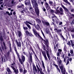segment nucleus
<instances>
[{
	"instance_id": "nucleus-1",
	"label": "nucleus",
	"mask_w": 74,
	"mask_h": 74,
	"mask_svg": "<svg viewBox=\"0 0 74 74\" xmlns=\"http://www.w3.org/2000/svg\"><path fill=\"white\" fill-rule=\"evenodd\" d=\"M25 5H28L29 6V10L31 11V12L32 14H34V9H33L31 5L30 4V0H26L25 1Z\"/></svg>"
},
{
	"instance_id": "nucleus-2",
	"label": "nucleus",
	"mask_w": 74,
	"mask_h": 74,
	"mask_svg": "<svg viewBox=\"0 0 74 74\" xmlns=\"http://www.w3.org/2000/svg\"><path fill=\"white\" fill-rule=\"evenodd\" d=\"M32 3H34L35 7H36L35 9L37 10V12H36V15H37V16H38L40 13V10L38 8V4H37V3L36 1L34 0H32Z\"/></svg>"
},
{
	"instance_id": "nucleus-3",
	"label": "nucleus",
	"mask_w": 74,
	"mask_h": 74,
	"mask_svg": "<svg viewBox=\"0 0 74 74\" xmlns=\"http://www.w3.org/2000/svg\"><path fill=\"white\" fill-rule=\"evenodd\" d=\"M59 10H56V11L55 12V13L56 14L59 15H64V14L63 13V8H60L59 9Z\"/></svg>"
},
{
	"instance_id": "nucleus-4",
	"label": "nucleus",
	"mask_w": 74,
	"mask_h": 74,
	"mask_svg": "<svg viewBox=\"0 0 74 74\" xmlns=\"http://www.w3.org/2000/svg\"><path fill=\"white\" fill-rule=\"evenodd\" d=\"M44 44L46 45V49L47 51H49V49H50V47H49V42L48 40L47 39H44Z\"/></svg>"
},
{
	"instance_id": "nucleus-5",
	"label": "nucleus",
	"mask_w": 74,
	"mask_h": 74,
	"mask_svg": "<svg viewBox=\"0 0 74 74\" xmlns=\"http://www.w3.org/2000/svg\"><path fill=\"white\" fill-rule=\"evenodd\" d=\"M32 31L34 34H35V36H36L37 37H39L41 40H42L43 41H44V39H43V38H42V37H41L40 35L38 32L37 31H36V29L33 28L32 29Z\"/></svg>"
},
{
	"instance_id": "nucleus-6",
	"label": "nucleus",
	"mask_w": 74,
	"mask_h": 74,
	"mask_svg": "<svg viewBox=\"0 0 74 74\" xmlns=\"http://www.w3.org/2000/svg\"><path fill=\"white\" fill-rule=\"evenodd\" d=\"M14 51H15L17 56V57L18 58V59L19 61L20 62L21 64H22V60H21V58H20V56H19V53H18V51H17V49H16V47H14Z\"/></svg>"
},
{
	"instance_id": "nucleus-7",
	"label": "nucleus",
	"mask_w": 74,
	"mask_h": 74,
	"mask_svg": "<svg viewBox=\"0 0 74 74\" xmlns=\"http://www.w3.org/2000/svg\"><path fill=\"white\" fill-rule=\"evenodd\" d=\"M42 46L43 47V49L44 50V51H46V54L47 55V56L49 60H50V56H49V51L46 50V47H45V45L43 44Z\"/></svg>"
},
{
	"instance_id": "nucleus-8",
	"label": "nucleus",
	"mask_w": 74,
	"mask_h": 74,
	"mask_svg": "<svg viewBox=\"0 0 74 74\" xmlns=\"http://www.w3.org/2000/svg\"><path fill=\"white\" fill-rule=\"evenodd\" d=\"M17 33L18 34V36L19 38V39H18V41H20V40L21 41H22V34L21 33V32L19 31L17 32Z\"/></svg>"
},
{
	"instance_id": "nucleus-9",
	"label": "nucleus",
	"mask_w": 74,
	"mask_h": 74,
	"mask_svg": "<svg viewBox=\"0 0 74 74\" xmlns=\"http://www.w3.org/2000/svg\"><path fill=\"white\" fill-rule=\"evenodd\" d=\"M24 23L25 24H26L27 27H28L29 29H31L32 28L31 27L30 25L29 24H28V23L30 24V25H32V26L33 25V24H32V23L28 21H26V22H24Z\"/></svg>"
},
{
	"instance_id": "nucleus-10",
	"label": "nucleus",
	"mask_w": 74,
	"mask_h": 74,
	"mask_svg": "<svg viewBox=\"0 0 74 74\" xmlns=\"http://www.w3.org/2000/svg\"><path fill=\"white\" fill-rule=\"evenodd\" d=\"M60 69H61V73L63 74H66V69H63V65H62L59 66Z\"/></svg>"
},
{
	"instance_id": "nucleus-11",
	"label": "nucleus",
	"mask_w": 74,
	"mask_h": 74,
	"mask_svg": "<svg viewBox=\"0 0 74 74\" xmlns=\"http://www.w3.org/2000/svg\"><path fill=\"white\" fill-rule=\"evenodd\" d=\"M57 59L58 61V64L59 65V66H61L62 65H63L62 64V60H60V56H58L57 57Z\"/></svg>"
},
{
	"instance_id": "nucleus-12",
	"label": "nucleus",
	"mask_w": 74,
	"mask_h": 74,
	"mask_svg": "<svg viewBox=\"0 0 74 74\" xmlns=\"http://www.w3.org/2000/svg\"><path fill=\"white\" fill-rule=\"evenodd\" d=\"M42 53L45 58V61H48V58H47V55H46V53L45 51H42Z\"/></svg>"
},
{
	"instance_id": "nucleus-13",
	"label": "nucleus",
	"mask_w": 74,
	"mask_h": 74,
	"mask_svg": "<svg viewBox=\"0 0 74 74\" xmlns=\"http://www.w3.org/2000/svg\"><path fill=\"white\" fill-rule=\"evenodd\" d=\"M42 21L44 25V26H50V24L48 22H47L43 20Z\"/></svg>"
},
{
	"instance_id": "nucleus-14",
	"label": "nucleus",
	"mask_w": 74,
	"mask_h": 74,
	"mask_svg": "<svg viewBox=\"0 0 74 74\" xmlns=\"http://www.w3.org/2000/svg\"><path fill=\"white\" fill-rule=\"evenodd\" d=\"M11 68L13 70L14 72L16 74H18L19 73V71H18V69H16L13 66H11Z\"/></svg>"
},
{
	"instance_id": "nucleus-15",
	"label": "nucleus",
	"mask_w": 74,
	"mask_h": 74,
	"mask_svg": "<svg viewBox=\"0 0 74 74\" xmlns=\"http://www.w3.org/2000/svg\"><path fill=\"white\" fill-rule=\"evenodd\" d=\"M21 58L22 59H21V60L22 61V63L21 64V62H20V61L19 62L21 64H23V62H24L25 61V57L22 54L21 56Z\"/></svg>"
},
{
	"instance_id": "nucleus-16",
	"label": "nucleus",
	"mask_w": 74,
	"mask_h": 74,
	"mask_svg": "<svg viewBox=\"0 0 74 74\" xmlns=\"http://www.w3.org/2000/svg\"><path fill=\"white\" fill-rule=\"evenodd\" d=\"M30 48L31 49L32 51V52H33V53L34 54L35 57L36 58L37 60H38V61H40V60H39V59H38V57H37V55H36V53H35V52H34V50H33V49H32V48L31 47Z\"/></svg>"
},
{
	"instance_id": "nucleus-17",
	"label": "nucleus",
	"mask_w": 74,
	"mask_h": 74,
	"mask_svg": "<svg viewBox=\"0 0 74 74\" xmlns=\"http://www.w3.org/2000/svg\"><path fill=\"white\" fill-rule=\"evenodd\" d=\"M62 52V50L60 49H58V52L57 54V56H60V55H61Z\"/></svg>"
},
{
	"instance_id": "nucleus-18",
	"label": "nucleus",
	"mask_w": 74,
	"mask_h": 74,
	"mask_svg": "<svg viewBox=\"0 0 74 74\" xmlns=\"http://www.w3.org/2000/svg\"><path fill=\"white\" fill-rule=\"evenodd\" d=\"M33 55V53L29 52V59L30 62H32V55Z\"/></svg>"
},
{
	"instance_id": "nucleus-19",
	"label": "nucleus",
	"mask_w": 74,
	"mask_h": 74,
	"mask_svg": "<svg viewBox=\"0 0 74 74\" xmlns=\"http://www.w3.org/2000/svg\"><path fill=\"white\" fill-rule=\"evenodd\" d=\"M45 5L46 6V9H50L51 8V7L49 6V4L47 2H45Z\"/></svg>"
},
{
	"instance_id": "nucleus-20",
	"label": "nucleus",
	"mask_w": 74,
	"mask_h": 74,
	"mask_svg": "<svg viewBox=\"0 0 74 74\" xmlns=\"http://www.w3.org/2000/svg\"><path fill=\"white\" fill-rule=\"evenodd\" d=\"M41 63H42V67H43L44 70H43V71L44 72H45L46 71V70H45V66L44 65V61L42 60H41Z\"/></svg>"
},
{
	"instance_id": "nucleus-21",
	"label": "nucleus",
	"mask_w": 74,
	"mask_h": 74,
	"mask_svg": "<svg viewBox=\"0 0 74 74\" xmlns=\"http://www.w3.org/2000/svg\"><path fill=\"white\" fill-rule=\"evenodd\" d=\"M38 66L39 67H38V65L37 64H36V67L37 68V69L38 70V71H41V69H42V68H41V67H40V64H39V63L38 64Z\"/></svg>"
},
{
	"instance_id": "nucleus-22",
	"label": "nucleus",
	"mask_w": 74,
	"mask_h": 74,
	"mask_svg": "<svg viewBox=\"0 0 74 74\" xmlns=\"http://www.w3.org/2000/svg\"><path fill=\"white\" fill-rule=\"evenodd\" d=\"M15 41L16 42V44L17 45V47L19 46H21V42H18V40H16Z\"/></svg>"
},
{
	"instance_id": "nucleus-23",
	"label": "nucleus",
	"mask_w": 74,
	"mask_h": 74,
	"mask_svg": "<svg viewBox=\"0 0 74 74\" xmlns=\"http://www.w3.org/2000/svg\"><path fill=\"white\" fill-rule=\"evenodd\" d=\"M23 11L24 12H27V14H30V13L29 12H27L28 10L27 8H25V9L23 10Z\"/></svg>"
},
{
	"instance_id": "nucleus-24",
	"label": "nucleus",
	"mask_w": 74,
	"mask_h": 74,
	"mask_svg": "<svg viewBox=\"0 0 74 74\" xmlns=\"http://www.w3.org/2000/svg\"><path fill=\"white\" fill-rule=\"evenodd\" d=\"M35 29H36L37 30H39L40 29V25L38 24H37L36 26L35 27Z\"/></svg>"
},
{
	"instance_id": "nucleus-25",
	"label": "nucleus",
	"mask_w": 74,
	"mask_h": 74,
	"mask_svg": "<svg viewBox=\"0 0 74 74\" xmlns=\"http://www.w3.org/2000/svg\"><path fill=\"white\" fill-rule=\"evenodd\" d=\"M33 70L34 71H35L36 73L37 72V68H36V67L35 65H34L33 66Z\"/></svg>"
},
{
	"instance_id": "nucleus-26",
	"label": "nucleus",
	"mask_w": 74,
	"mask_h": 74,
	"mask_svg": "<svg viewBox=\"0 0 74 74\" xmlns=\"http://www.w3.org/2000/svg\"><path fill=\"white\" fill-rule=\"evenodd\" d=\"M24 7H25V6H24V5H23V4H21V5L18 6H17V8H23Z\"/></svg>"
},
{
	"instance_id": "nucleus-27",
	"label": "nucleus",
	"mask_w": 74,
	"mask_h": 74,
	"mask_svg": "<svg viewBox=\"0 0 74 74\" xmlns=\"http://www.w3.org/2000/svg\"><path fill=\"white\" fill-rule=\"evenodd\" d=\"M64 2L69 4V5H71V4L67 0H62Z\"/></svg>"
},
{
	"instance_id": "nucleus-28",
	"label": "nucleus",
	"mask_w": 74,
	"mask_h": 74,
	"mask_svg": "<svg viewBox=\"0 0 74 74\" xmlns=\"http://www.w3.org/2000/svg\"><path fill=\"white\" fill-rule=\"evenodd\" d=\"M70 30L71 32H74V28H70Z\"/></svg>"
},
{
	"instance_id": "nucleus-29",
	"label": "nucleus",
	"mask_w": 74,
	"mask_h": 74,
	"mask_svg": "<svg viewBox=\"0 0 74 74\" xmlns=\"http://www.w3.org/2000/svg\"><path fill=\"white\" fill-rule=\"evenodd\" d=\"M36 22L38 23H41V20L39 19H38V18L36 19Z\"/></svg>"
},
{
	"instance_id": "nucleus-30",
	"label": "nucleus",
	"mask_w": 74,
	"mask_h": 74,
	"mask_svg": "<svg viewBox=\"0 0 74 74\" xmlns=\"http://www.w3.org/2000/svg\"><path fill=\"white\" fill-rule=\"evenodd\" d=\"M9 48H10V52H12V48H11V44H10L9 45Z\"/></svg>"
},
{
	"instance_id": "nucleus-31",
	"label": "nucleus",
	"mask_w": 74,
	"mask_h": 74,
	"mask_svg": "<svg viewBox=\"0 0 74 74\" xmlns=\"http://www.w3.org/2000/svg\"><path fill=\"white\" fill-rule=\"evenodd\" d=\"M24 69L23 71V74H26L27 73V70H26V69L25 68V67H24Z\"/></svg>"
},
{
	"instance_id": "nucleus-32",
	"label": "nucleus",
	"mask_w": 74,
	"mask_h": 74,
	"mask_svg": "<svg viewBox=\"0 0 74 74\" xmlns=\"http://www.w3.org/2000/svg\"><path fill=\"white\" fill-rule=\"evenodd\" d=\"M23 28L24 30H27L28 29V27L24 26V25H23Z\"/></svg>"
},
{
	"instance_id": "nucleus-33",
	"label": "nucleus",
	"mask_w": 74,
	"mask_h": 74,
	"mask_svg": "<svg viewBox=\"0 0 74 74\" xmlns=\"http://www.w3.org/2000/svg\"><path fill=\"white\" fill-rule=\"evenodd\" d=\"M62 32V30L61 29H58L57 31H55V32H56L57 33H60Z\"/></svg>"
},
{
	"instance_id": "nucleus-34",
	"label": "nucleus",
	"mask_w": 74,
	"mask_h": 74,
	"mask_svg": "<svg viewBox=\"0 0 74 74\" xmlns=\"http://www.w3.org/2000/svg\"><path fill=\"white\" fill-rule=\"evenodd\" d=\"M25 33L27 35H29H29H30V33L29 31H26Z\"/></svg>"
},
{
	"instance_id": "nucleus-35",
	"label": "nucleus",
	"mask_w": 74,
	"mask_h": 74,
	"mask_svg": "<svg viewBox=\"0 0 74 74\" xmlns=\"http://www.w3.org/2000/svg\"><path fill=\"white\" fill-rule=\"evenodd\" d=\"M54 49L55 52V53H56V51H57V49H56V46H55V45H54Z\"/></svg>"
},
{
	"instance_id": "nucleus-36",
	"label": "nucleus",
	"mask_w": 74,
	"mask_h": 74,
	"mask_svg": "<svg viewBox=\"0 0 74 74\" xmlns=\"http://www.w3.org/2000/svg\"><path fill=\"white\" fill-rule=\"evenodd\" d=\"M39 71L41 74H45L44 73L42 72V69H40V71Z\"/></svg>"
},
{
	"instance_id": "nucleus-37",
	"label": "nucleus",
	"mask_w": 74,
	"mask_h": 74,
	"mask_svg": "<svg viewBox=\"0 0 74 74\" xmlns=\"http://www.w3.org/2000/svg\"><path fill=\"white\" fill-rule=\"evenodd\" d=\"M70 53L71 54H74V52H73V50L71 49L70 51Z\"/></svg>"
},
{
	"instance_id": "nucleus-38",
	"label": "nucleus",
	"mask_w": 74,
	"mask_h": 74,
	"mask_svg": "<svg viewBox=\"0 0 74 74\" xmlns=\"http://www.w3.org/2000/svg\"><path fill=\"white\" fill-rule=\"evenodd\" d=\"M27 15H28V16H30V17H31V18H34V16L29 15H30V14H27Z\"/></svg>"
},
{
	"instance_id": "nucleus-39",
	"label": "nucleus",
	"mask_w": 74,
	"mask_h": 74,
	"mask_svg": "<svg viewBox=\"0 0 74 74\" xmlns=\"http://www.w3.org/2000/svg\"><path fill=\"white\" fill-rule=\"evenodd\" d=\"M50 12L51 14H53V13H54V10H50Z\"/></svg>"
},
{
	"instance_id": "nucleus-40",
	"label": "nucleus",
	"mask_w": 74,
	"mask_h": 74,
	"mask_svg": "<svg viewBox=\"0 0 74 74\" xmlns=\"http://www.w3.org/2000/svg\"><path fill=\"white\" fill-rule=\"evenodd\" d=\"M53 26H54V28H56L57 27V26L56 25V24L54 23L53 22H52Z\"/></svg>"
},
{
	"instance_id": "nucleus-41",
	"label": "nucleus",
	"mask_w": 74,
	"mask_h": 74,
	"mask_svg": "<svg viewBox=\"0 0 74 74\" xmlns=\"http://www.w3.org/2000/svg\"><path fill=\"white\" fill-rule=\"evenodd\" d=\"M72 19H73V17L71 16H70L69 18V21H72Z\"/></svg>"
},
{
	"instance_id": "nucleus-42",
	"label": "nucleus",
	"mask_w": 74,
	"mask_h": 74,
	"mask_svg": "<svg viewBox=\"0 0 74 74\" xmlns=\"http://www.w3.org/2000/svg\"><path fill=\"white\" fill-rule=\"evenodd\" d=\"M0 40L1 41H3V37H2V36L0 37Z\"/></svg>"
},
{
	"instance_id": "nucleus-43",
	"label": "nucleus",
	"mask_w": 74,
	"mask_h": 74,
	"mask_svg": "<svg viewBox=\"0 0 74 74\" xmlns=\"http://www.w3.org/2000/svg\"><path fill=\"white\" fill-rule=\"evenodd\" d=\"M19 70L20 73H23V69L21 68L20 69H19Z\"/></svg>"
},
{
	"instance_id": "nucleus-44",
	"label": "nucleus",
	"mask_w": 74,
	"mask_h": 74,
	"mask_svg": "<svg viewBox=\"0 0 74 74\" xmlns=\"http://www.w3.org/2000/svg\"><path fill=\"white\" fill-rule=\"evenodd\" d=\"M7 71L8 73L11 71V70H10V69L8 68L7 69Z\"/></svg>"
},
{
	"instance_id": "nucleus-45",
	"label": "nucleus",
	"mask_w": 74,
	"mask_h": 74,
	"mask_svg": "<svg viewBox=\"0 0 74 74\" xmlns=\"http://www.w3.org/2000/svg\"><path fill=\"white\" fill-rule=\"evenodd\" d=\"M18 65L19 66V69H22V66H21V65L20 64H18Z\"/></svg>"
},
{
	"instance_id": "nucleus-46",
	"label": "nucleus",
	"mask_w": 74,
	"mask_h": 74,
	"mask_svg": "<svg viewBox=\"0 0 74 74\" xmlns=\"http://www.w3.org/2000/svg\"><path fill=\"white\" fill-rule=\"evenodd\" d=\"M23 53L24 54V55H26L27 56V53L24 51L23 52Z\"/></svg>"
},
{
	"instance_id": "nucleus-47",
	"label": "nucleus",
	"mask_w": 74,
	"mask_h": 74,
	"mask_svg": "<svg viewBox=\"0 0 74 74\" xmlns=\"http://www.w3.org/2000/svg\"><path fill=\"white\" fill-rule=\"evenodd\" d=\"M49 4H53V2L52 1H49Z\"/></svg>"
},
{
	"instance_id": "nucleus-48",
	"label": "nucleus",
	"mask_w": 74,
	"mask_h": 74,
	"mask_svg": "<svg viewBox=\"0 0 74 74\" xmlns=\"http://www.w3.org/2000/svg\"><path fill=\"white\" fill-rule=\"evenodd\" d=\"M64 10L65 11H66V12H69V10L67 9V8H64Z\"/></svg>"
},
{
	"instance_id": "nucleus-49",
	"label": "nucleus",
	"mask_w": 74,
	"mask_h": 74,
	"mask_svg": "<svg viewBox=\"0 0 74 74\" xmlns=\"http://www.w3.org/2000/svg\"><path fill=\"white\" fill-rule=\"evenodd\" d=\"M57 69L58 71L60 73H61V72H60V70L59 69V68H58Z\"/></svg>"
},
{
	"instance_id": "nucleus-50",
	"label": "nucleus",
	"mask_w": 74,
	"mask_h": 74,
	"mask_svg": "<svg viewBox=\"0 0 74 74\" xmlns=\"http://www.w3.org/2000/svg\"><path fill=\"white\" fill-rule=\"evenodd\" d=\"M54 65L55 66V67H56L57 69L59 68V67H58V65H57L55 64H54Z\"/></svg>"
},
{
	"instance_id": "nucleus-51",
	"label": "nucleus",
	"mask_w": 74,
	"mask_h": 74,
	"mask_svg": "<svg viewBox=\"0 0 74 74\" xmlns=\"http://www.w3.org/2000/svg\"><path fill=\"white\" fill-rule=\"evenodd\" d=\"M54 65L55 66V67H56L57 69L59 68V67H58V65H57L55 64H54Z\"/></svg>"
},
{
	"instance_id": "nucleus-52",
	"label": "nucleus",
	"mask_w": 74,
	"mask_h": 74,
	"mask_svg": "<svg viewBox=\"0 0 74 74\" xmlns=\"http://www.w3.org/2000/svg\"><path fill=\"white\" fill-rule=\"evenodd\" d=\"M17 47H18L17 48H18V49H21V46H20Z\"/></svg>"
},
{
	"instance_id": "nucleus-53",
	"label": "nucleus",
	"mask_w": 74,
	"mask_h": 74,
	"mask_svg": "<svg viewBox=\"0 0 74 74\" xmlns=\"http://www.w3.org/2000/svg\"><path fill=\"white\" fill-rule=\"evenodd\" d=\"M53 59H54V60H56V61L57 60L56 58V57L55 56H53Z\"/></svg>"
},
{
	"instance_id": "nucleus-54",
	"label": "nucleus",
	"mask_w": 74,
	"mask_h": 74,
	"mask_svg": "<svg viewBox=\"0 0 74 74\" xmlns=\"http://www.w3.org/2000/svg\"><path fill=\"white\" fill-rule=\"evenodd\" d=\"M42 34L44 37L45 38H44V39H45H45H46V38H45V35H44V33H42Z\"/></svg>"
},
{
	"instance_id": "nucleus-55",
	"label": "nucleus",
	"mask_w": 74,
	"mask_h": 74,
	"mask_svg": "<svg viewBox=\"0 0 74 74\" xmlns=\"http://www.w3.org/2000/svg\"><path fill=\"white\" fill-rule=\"evenodd\" d=\"M67 44L68 45H70H70H71V43H70V41H69L67 43Z\"/></svg>"
},
{
	"instance_id": "nucleus-56",
	"label": "nucleus",
	"mask_w": 74,
	"mask_h": 74,
	"mask_svg": "<svg viewBox=\"0 0 74 74\" xmlns=\"http://www.w3.org/2000/svg\"><path fill=\"white\" fill-rule=\"evenodd\" d=\"M56 24H57V25H59V21H56Z\"/></svg>"
},
{
	"instance_id": "nucleus-57",
	"label": "nucleus",
	"mask_w": 74,
	"mask_h": 74,
	"mask_svg": "<svg viewBox=\"0 0 74 74\" xmlns=\"http://www.w3.org/2000/svg\"><path fill=\"white\" fill-rule=\"evenodd\" d=\"M69 60H67V62L66 63V65H67L68 64H69Z\"/></svg>"
},
{
	"instance_id": "nucleus-58",
	"label": "nucleus",
	"mask_w": 74,
	"mask_h": 74,
	"mask_svg": "<svg viewBox=\"0 0 74 74\" xmlns=\"http://www.w3.org/2000/svg\"><path fill=\"white\" fill-rule=\"evenodd\" d=\"M46 32L47 34H48L49 33V31L48 30H46Z\"/></svg>"
},
{
	"instance_id": "nucleus-59",
	"label": "nucleus",
	"mask_w": 74,
	"mask_h": 74,
	"mask_svg": "<svg viewBox=\"0 0 74 74\" xmlns=\"http://www.w3.org/2000/svg\"><path fill=\"white\" fill-rule=\"evenodd\" d=\"M6 13L7 14H8L9 15H10V16H11V14H10L9 13V12H6Z\"/></svg>"
},
{
	"instance_id": "nucleus-60",
	"label": "nucleus",
	"mask_w": 74,
	"mask_h": 74,
	"mask_svg": "<svg viewBox=\"0 0 74 74\" xmlns=\"http://www.w3.org/2000/svg\"><path fill=\"white\" fill-rule=\"evenodd\" d=\"M61 37H62L64 41V40H65V38H64V37H63V35H61Z\"/></svg>"
},
{
	"instance_id": "nucleus-61",
	"label": "nucleus",
	"mask_w": 74,
	"mask_h": 74,
	"mask_svg": "<svg viewBox=\"0 0 74 74\" xmlns=\"http://www.w3.org/2000/svg\"><path fill=\"white\" fill-rule=\"evenodd\" d=\"M12 45H13V47H14H14H16L15 45L14 44V42H13Z\"/></svg>"
},
{
	"instance_id": "nucleus-62",
	"label": "nucleus",
	"mask_w": 74,
	"mask_h": 74,
	"mask_svg": "<svg viewBox=\"0 0 74 74\" xmlns=\"http://www.w3.org/2000/svg\"><path fill=\"white\" fill-rule=\"evenodd\" d=\"M59 25H62V24H63V23L62 22H61L60 23L59 22Z\"/></svg>"
},
{
	"instance_id": "nucleus-63",
	"label": "nucleus",
	"mask_w": 74,
	"mask_h": 74,
	"mask_svg": "<svg viewBox=\"0 0 74 74\" xmlns=\"http://www.w3.org/2000/svg\"><path fill=\"white\" fill-rule=\"evenodd\" d=\"M62 58H64V54L62 56Z\"/></svg>"
},
{
	"instance_id": "nucleus-64",
	"label": "nucleus",
	"mask_w": 74,
	"mask_h": 74,
	"mask_svg": "<svg viewBox=\"0 0 74 74\" xmlns=\"http://www.w3.org/2000/svg\"><path fill=\"white\" fill-rule=\"evenodd\" d=\"M71 11L72 12H74V9H71Z\"/></svg>"
}]
</instances>
